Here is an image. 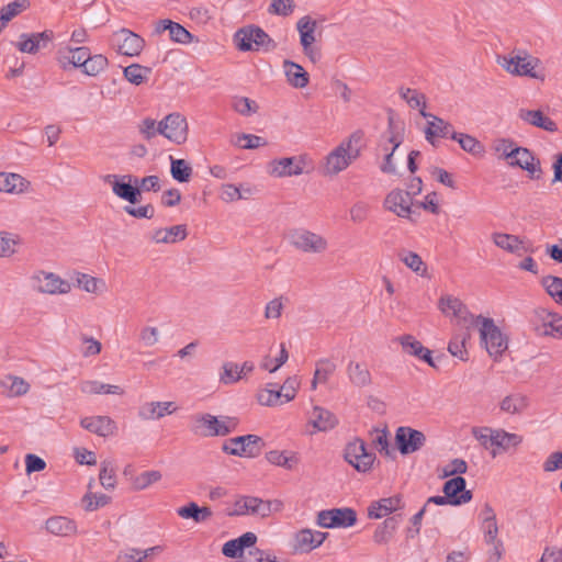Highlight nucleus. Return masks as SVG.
I'll return each mask as SVG.
<instances>
[{
  "instance_id": "1",
  "label": "nucleus",
  "mask_w": 562,
  "mask_h": 562,
  "mask_svg": "<svg viewBox=\"0 0 562 562\" xmlns=\"http://www.w3.org/2000/svg\"><path fill=\"white\" fill-rule=\"evenodd\" d=\"M364 148V133L360 130L344 138L324 159L325 176L335 177L356 161Z\"/></svg>"
},
{
  "instance_id": "2",
  "label": "nucleus",
  "mask_w": 562,
  "mask_h": 562,
  "mask_svg": "<svg viewBox=\"0 0 562 562\" xmlns=\"http://www.w3.org/2000/svg\"><path fill=\"white\" fill-rule=\"evenodd\" d=\"M496 63L512 76L528 77L540 81L546 80L542 61L526 49L519 48L505 55H497Z\"/></svg>"
},
{
  "instance_id": "3",
  "label": "nucleus",
  "mask_w": 562,
  "mask_h": 562,
  "mask_svg": "<svg viewBox=\"0 0 562 562\" xmlns=\"http://www.w3.org/2000/svg\"><path fill=\"white\" fill-rule=\"evenodd\" d=\"M471 432L482 448L490 451L493 458L508 451L510 448L518 447L522 442L520 435L508 432L502 428L481 426L473 427Z\"/></svg>"
},
{
  "instance_id": "4",
  "label": "nucleus",
  "mask_w": 562,
  "mask_h": 562,
  "mask_svg": "<svg viewBox=\"0 0 562 562\" xmlns=\"http://www.w3.org/2000/svg\"><path fill=\"white\" fill-rule=\"evenodd\" d=\"M234 42L240 52H271L277 48L276 41L257 25H247L237 30Z\"/></svg>"
},
{
  "instance_id": "5",
  "label": "nucleus",
  "mask_w": 562,
  "mask_h": 562,
  "mask_svg": "<svg viewBox=\"0 0 562 562\" xmlns=\"http://www.w3.org/2000/svg\"><path fill=\"white\" fill-rule=\"evenodd\" d=\"M474 326L479 327L481 342L495 360H498L508 348V339L488 317L479 315Z\"/></svg>"
},
{
  "instance_id": "6",
  "label": "nucleus",
  "mask_w": 562,
  "mask_h": 562,
  "mask_svg": "<svg viewBox=\"0 0 562 562\" xmlns=\"http://www.w3.org/2000/svg\"><path fill=\"white\" fill-rule=\"evenodd\" d=\"M288 241L295 250L308 255H322L329 246L325 236L304 227L290 229Z\"/></svg>"
},
{
  "instance_id": "7",
  "label": "nucleus",
  "mask_w": 562,
  "mask_h": 562,
  "mask_svg": "<svg viewBox=\"0 0 562 562\" xmlns=\"http://www.w3.org/2000/svg\"><path fill=\"white\" fill-rule=\"evenodd\" d=\"M102 181L109 184L113 194L121 200L136 204L142 199L138 178L135 176L109 173L102 177Z\"/></svg>"
},
{
  "instance_id": "8",
  "label": "nucleus",
  "mask_w": 562,
  "mask_h": 562,
  "mask_svg": "<svg viewBox=\"0 0 562 562\" xmlns=\"http://www.w3.org/2000/svg\"><path fill=\"white\" fill-rule=\"evenodd\" d=\"M237 423L231 417H216L211 414H199L194 416V428L196 434L204 437L226 436L234 431Z\"/></svg>"
},
{
  "instance_id": "9",
  "label": "nucleus",
  "mask_w": 562,
  "mask_h": 562,
  "mask_svg": "<svg viewBox=\"0 0 562 562\" xmlns=\"http://www.w3.org/2000/svg\"><path fill=\"white\" fill-rule=\"evenodd\" d=\"M440 312L451 317L456 325L470 329L477 322V316L471 314L463 302L450 294L442 295L438 302Z\"/></svg>"
},
{
  "instance_id": "10",
  "label": "nucleus",
  "mask_w": 562,
  "mask_h": 562,
  "mask_svg": "<svg viewBox=\"0 0 562 562\" xmlns=\"http://www.w3.org/2000/svg\"><path fill=\"white\" fill-rule=\"evenodd\" d=\"M404 140V126L401 122H395L393 119L389 121L387 137L380 144L381 150L385 153L384 161L380 169L383 173H396V167L393 162V155L395 150Z\"/></svg>"
},
{
  "instance_id": "11",
  "label": "nucleus",
  "mask_w": 562,
  "mask_h": 562,
  "mask_svg": "<svg viewBox=\"0 0 562 562\" xmlns=\"http://www.w3.org/2000/svg\"><path fill=\"white\" fill-rule=\"evenodd\" d=\"M317 22L310 15H304L296 22V31L300 35V45L304 55L316 64L322 58L321 49L315 45Z\"/></svg>"
},
{
  "instance_id": "12",
  "label": "nucleus",
  "mask_w": 562,
  "mask_h": 562,
  "mask_svg": "<svg viewBox=\"0 0 562 562\" xmlns=\"http://www.w3.org/2000/svg\"><path fill=\"white\" fill-rule=\"evenodd\" d=\"M159 134L177 145L183 144L188 138V122L181 113L173 112L166 115L159 121Z\"/></svg>"
},
{
  "instance_id": "13",
  "label": "nucleus",
  "mask_w": 562,
  "mask_h": 562,
  "mask_svg": "<svg viewBox=\"0 0 562 562\" xmlns=\"http://www.w3.org/2000/svg\"><path fill=\"white\" fill-rule=\"evenodd\" d=\"M32 283L34 289L43 294H68L71 291L70 282L54 272L37 271L32 277Z\"/></svg>"
},
{
  "instance_id": "14",
  "label": "nucleus",
  "mask_w": 562,
  "mask_h": 562,
  "mask_svg": "<svg viewBox=\"0 0 562 562\" xmlns=\"http://www.w3.org/2000/svg\"><path fill=\"white\" fill-rule=\"evenodd\" d=\"M316 522L322 528H348L357 522V514L349 507L321 510L317 514Z\"/></svg>"
},
{
  "instance_id": "15",
  "label": "nucleus",
  "mask_w": 562,
  "mask_h": 562,
  "mask_svg": "<svg viewBox=\"0 0 562 562\" xmlns=\"http://www.w3.org/2000/svg\"><path fill=\"white\" fill-rule=\"evenodd\" d=\"M345 459L359 472H368L372 469L375 454L367 450L364 441L355 439L346 446Z\"/></svg>"
},
{
  "instance_id": "16",
  "label": "nucleus",
  "mask_w": 562,
  "mask_h": 562,
  "mask_svg": "<svg viewBox=\"0 0 562 562\" xmlns=\"http://www.w3.org/2000/svg\"><path fill=\"white\" fill-rule=\"evenodd\" d=\"M305 156L273 159L267 165V172L274 178L300 176L304 172Z\"/></svg>"
},
{
  "instance_id": "17",
  "label": "nucleus",
  "mask_w": 562,
  "mask_h": 562,
  "mask_svg": "<svg viewBox=\"0 0 562 562\" xmlns=\"http://www.w3.org/2000/svg\"><path fill=\"white\" fill-rule=\"evenodd\" d=\"M261 438L256 435L234 437L223 443V451L237 457H255L259 451Z\"/></svg>"
},
{
  "instance_id": "18",
  "label": "nucleus",
  "mask_w": 562,
  "mask_h": 562,
  "mask_svg": "<svg viewBox=\"0 0 562 562\" xmlns=\"http://www.w3.org/2000/svg\"><path fill=\"white\" fill-rule=\"evenodd\" d=\"M395 442L398 451L406 456L420 450L426 443V436L420 430L402 426L396 429Z\"/></svg>"
},
{
  "instance_id": "19",
  "label": "nucleus",
  "mask_w": 562,
  "mask_h": 562,
  "mask_svg": "<svg viewBox=\"0 0 562 562\" xmlns=\"http://www.w3.org/2000/svg\"><path fill=\"white\" fill-rule=\"evenodd\" d=\"M412 203V196L407 191L394 189L385 196L384 207L398 217L413 220Z\"/></svg>"
},
{
  "instance_id": "20",
  "label": "nucleus",
  "mask_w": 562,
  "mask_h": 562,
  "mask_svg": "<svg viewBox=\"0 0 562 562\" xmlns=\"http://www.w3.org/2000/svg\"><path fill=\"white\" fill-rule=\"evenodd\" d=\"M117 52L122 55L134 57L138 56L145 46V41L136 33L121 29L113 34Z\"/></svg>"
},
{
  "instance_id": "21",
  "label": "nucleus",
  "mask_w": 562,
  "mask_h": 562,
  "mask_svg": "<svg viewBox=\"0 0 562 562\" xmlns=\"http://www.w3.org/2000/svg\"><path fill=\"white\" fill-rule=\"evenodd\" d=\"M338 425L337 416L325 407L315 405L307 413V426H311L314 432H326Z\"/></svg>"
},
{
  "instance_id": "22",
  "label": "nucleus",
  "mask_w": 562,
  "mask_h": 562,
  "mask_svg": "<svg viewBox=\"0 0 562 562\" xmlns=\"http://www.w3.org/2000/svg\"><path fill=\"white\" fill-rule=\"evenodd\" d=\"M53 40L52 31H44L40 33H23L20 35L16 48L22 53L36 54L41 49H44Z\"/></svg>"
},
{
  "instance_id": "23",
  "label": "nucleus",
  "mask_w": 562,
  "mask_h": 562,
  "mask_svg": "<svg viewBox=\"0 0 562 562\" xmlns=\"http://www.w3.org/2000/svg\"><path fill=\"white\" fill-rule=\"evenodd\" d=\"M178 406L172 401H151L144 403L138 408V417L143 420L160 419L177 412Z\"/></svg>"
},
{
  "instance_id": "24",
  "label": "nucleus",
  "mask_w": 562,
  "mask_h": 562,
  "mask_svg": "<svg viewBox=\"0 0 562 562\" xmlns=\"http://www.w3.org/2000/svg\"><path fill=\"white\" fill-rule=\"evenodd\" d=\"M512 167H519L526 170L531 178H539L541 175L540 161L533 154L525 147H517L515 153L508 162Z\"/></svg>"
},
{
  "instance_id": "25",
  "label": "nucleus",
  "mask_w": 562,
  "mask_h": 562,
  "mask_svg": "<svg viewBox=\"0 0 562 562\" xmlns=\"http://www.w3.org/2000/svg\"><path fill=\"white\" fill-rule=\"evenodd\" d=\"M30 390L31 384L22 376L8 373L0 378V394L4 397H21L26 395Z\"/></svg>"
},
{
  "instance_id": "26",
  "label": "nucleus",
  "mask_w": 562,
  "mask_h": 562,
  "mask_svg": "<svg viewBox=\"0 0 562 562\" xmlns=\"http://www.w3.org/2000/svg\"><path fill=\"white\" fill-rule=\"evenodd\" d=\"M80 426L100 437L112 436L116 432V423L109 416H88L80 419Z\"/></svg>"
},
{
  "instance_id": "27",
  "label": "nucleus",
  "mask_w": 562,
  "mask_h": 562,
  "mask_svg": "<svg viewBox=\"0 0 562 562\" xmlns=\"http://www.w3.org/2000/svg\"><path fill=\"white\" fill-rule=\"evenodd\" d=\"M442 491L449 497L450 505L453 506L467 504L472 499V492L465 490V480L462 476L448 480Z\"/></svg>"
},
{
  "instance_id": "28",
  "label": "nucleus",
  "mask_w": 562,
  "mask_h": 562,
  "mask_svg": "<svg viewBox=\"0 0 562 562\" xmlns=\"http://www.w3.org/2000/svg\"><path fill=\"white\" fill-rule=\"evenodd\" d=\"M74 280L81 291L95 296H102L109 292V284L103 278L85 272H76Z\"/></svg>"
},
{
  "instance_id": "29",
  "label": "nucleus",
  "mask_w": 562,
  "mask_h": 562,
  "mask_svg": "<svg viewBox=\"0 0 562 562\" xmlns=\"http://www.w3.org/2000/svg\"><path fill=\"white\" fill-rule=\"evenodd\" d=\"M536 316L543 328L542 334L544 336L562 339V315L546 308H539L536 311Z\"/></svg>"
},
{
  "instance_id": "30",
  "label": "nucleus",
  "mask_w": 562,
  "mask_h": 562,
  "mask_svg": "<svg viewBox=\"0 0 562 562\" xmlns=\"http://www.w3.org/2000/svg\"><path fill=\"white\" fill-rule=\"evenodd\" d=\"M89 54L90 49L86 46L75 48L67 46L58 50L57 59L64 70L69 66L81 69Z\"/></svg>"
},
{
  "instance_id": "31",
  "label": "nucleus",
  "mask_w": 562,
  "mask_h": 562,
  "mask_svg": "<svg viewBox=\"0 0 562 562\" xmlns=\"http://www.w3.org/2000/svg\"><path fill=\"white\" fill-rule=\"evenodd\" d=\"M326 537V532L302 529L294 536V549L300 552H311L318 548L325 541Z\"/></svg>"
},
{
  "instance_id": "32",
  "label": "nucleus",
  "mask_w": 562,
  "mask_h": 562,
  "mask_svg": "<svg viewBox=\"0 0 562 562\" xmlns=\"http://www.w3.org/2000/svg\"><path fill=\"white\" fill-rule=\"evenodd\" d=\"M257 542V536L254 532H246L236 539L224 543L222 553L227 558H239L246 553V550L254 547Z\"/></svg>"
},
{
  "instance_id": "33",
  "label": "nucleus",
  "mask_w": 562,
  "mask_h": 562,
  "mask_svg": "<svg viewBox=\"0 0 562 562\" xmlns=\"http://www.w3.org/2000/svg\"><path fill=\"white\" fill-rule=\"evenodd\" d=\"M256 193L255 187L248 183H223L220 187L218 198L224 203H234L239 200H247Z\"/></svg>"
},
{
  "instance_id": "34",
  "label": "nucleus",
  "mask_w": 562,
  "mask_h": 562,
  "mask_svg": "<svg viewBox=\"0 0 562 562\" xmlns=\"http://www.w3.org/2000/svg\"><path fill=\"white\" fill-rule=\"evenodd\" d=\"M401 508H403V501L401 496L395 495L381 498L370 504L368 507V517L371 519H381Z\"/></svg>"
},
{
  "instance_id": "35",
  "label": "nucleus",
  "mask_w": 562,
  "mask_h": 562,
  "mask_svg": "<svg viewBox=\"0 0 562 562\" xmlns=\"http://www.w3.org/2000/svg\"><path fill=\"white\" fill-rule=\"evenodd\" d=\"M491 238L496 247L509 254L522 256L528 251L526 243L516 235L506 233H493Z\"/></svg>"
},
{
  "instance_id": "36",
  "label": "nucleus",
  "mask_w": 562,
  "mask_h": 562,
  "mask_svg": "<svg viewBox=\"0 0 562 562\" xmlns=\"http://www.w3.org/2000/svg\"><path fill=\"white\" fill-rule=\"evenodd\" d=\"M420 114L429 119L427 122V127L425 130V137L430 143L434 144L435 137H451V133H454L452 125L442 119L435 116L430 113H427L425 111H420Z\"/></svg>"
},
{
  "instance_id": "37",
  "label": "nucleus",
  "mask_w": 562,
  "mask_h": 562,
  "mask_svg": "<svg viewBox=\"0 0 562 562\" xmlns=\"http://www.w3.org/2000/svg\"><path fill=\"white\" fill-rule=\"evenodd\" d=\"M187 235V226L181 224L166 228L154 229L150 233V239L156 244H175L186 239Z\"/></svg>"
},
{
  "instance_id": "38",
  "label": "nucleus",
  "mask_w": 562,
  "mask_h": 562,
  "mask_svg": "<svg viewBox=\"0 0 562 562\" xmlns=\"http://www.w3.org/2000/svg\"><path fill=\"white\" fill-rule=\"evenodd\" d=\"M229 516L254 515L261 517V498L255 496H239L233 504Z\"/></svg>"
},
{
  "instance_id": "39",
  "label": "nucleus",
  "mask_w": 562,
  "mask_h": 562,
  "mask_svg": "<svg viewBox=\"0 0 562 562\" xmlns=\"http://www.w3.org/2000/svg\"><path fill=\"white\" fill-rule=\"evenodd\" d=\"M30 182L18 173L0 172V192L21 194L27 191Z\"/></svg>"
},
{
  "instance_id": "40",
  "label": "nucleus",
  "mask_w": 562,
  "mask_h": 562,
  "mask_svg": "<svg viewBox=\"0 0 562 562\" xmlns=\"http://www.w3.org/2000/svg\"><path fill=\"white\" fill-rule=\"evenodd\" d=\"M79 390L86 395L113 394L123 395L124 389L120 385L103 383L98 380H83L79 384Z\"/></svg>"
},
{
  "instance_id": "41",
  "label": "nucleus",
  "mask_w": 562,
  "mask_h": 562,
  "mask_svg": "<svg viewBox=\"0 0 562 562\" xmlns=\"http://www.w3.org/2000/svg\"><path fill=\"white\" fill-rule=\"evenodd\" d=\"M519 117L526 123L547 132L554 133L558 131L557 123L544 115L540 110H520Z\"/></svg>"
},
{
  "instance_id": "42",
  "label": "nucleus",
  "mask_w": 562,
  "mask_h": 562,
  "mask_svg": "<svg viewBox=\"0 0 562 562\" xmlns=\"http://www.w3.org/2000/svg\"><path fill=\"white\" fill-rule=\"evenodd\" d=\"M282 67L290 86L302 89L308 85V74L301 65L286 59Z\"/></svg>"
},
{
  "instance_id": "43",
  "label": "nucleus",
  "mask_w": 562,
  "mask_h": 562,
  "mask_svg": "<svg viewBox=\"0 0 562 562\" xmlns=\"http://www.w3.org/2000/svg\"><path fill=\"white\" fill-rule=\"evenodd\" d=\"M257 402L261 406L277 407L286 404L283 396L274 383H267L263 387L259 389L256 394Z\"/></svg>"
},
{
  "instance_id": "44",
  "label": "nucleus",
  "mask_w": 562,
  "mask_h": 562,
  "mask_svg": "<svg viewBox=\"0 0 562 562\" xmlns=\"http://www.w3.org/2000/svg\"><path fill=\"white\" fill-rule=\"evenodd\" d=\"M481 530L484 541L493 548L494 562H498L503 554V542L498 539L497 520L481 524Z\"/></svg>"
},
{
  "instance_id": "45",
  "label": "nucleus",
  "mask_w": 562,
  "mask_h": 562,
  "mask_svg": "<svg viewBox=\"0 0 562 562\" xmlns=\"http://www.w3.org/2000/svg\"><path fill=\"white\" fill-rule=\"evenodd\" d=\"M529 406V398L521 393H513L505 396L501 403L499 408L503 413L508 415L522 414Z\"/></svg>"
},
{
  "instance_id": "46",
  "label": "nucleus",
  "mask_w": 562,
  "mask_h": 562,
  "mask_svg": "<svg viewBox=\"0 0 562 562\" xmlns=\"http://www.w3.org/2000/svg\"><path fill=\"white\" fill-rule=\"evenodd\" d=\"M177 514L181 518L192 519L196 524L207 521L213 515L210 507H207V506L200 507L194 502H190L187 505L179 507L177 509Z\"/></svg>"
},
{
  "instance_id": "47",
  "label": "nucleus",
  "mask_w": 562,
  "mask_h": 562,
  "mask_svg": "<svg viewBox=\"0 0 562 562\" xmlns=\"http://www.w3.org/2000/svg\"><path fill=\"white\" fill-rule=\"evenodd\" d=\"M349 381L358 387H364L371 384L372 378L367 364L350 361L347 366Z\"/></svg>"
},
{
  "instance_id": "48",
  "label": "nucleus",
  "mask_w": 562,
  "mask_h": 562,
  "mask_svg": "<svg viewBox=\"0 0 562 562\" xmlns=\"http://www.w3.org/2000/svg\"><path fill=\"white\" fill-rule=\"evenodd\" d=\"M266 460L276 467L283 468L285 470H293L300 462V459L295 452L271 450L266 453Z\"/></svg>"
},
{
  "instance_id": "49",
  "label": "nucleus",
  "mask_w": 562,
  "mask_h": 562,
  "mask_svg": "<svg viewBox=\"0 0 562 562\" xmlns=\"http://www.w3.org/2000/svg\"><path fill=\"white\" fill-rule=\"evenodd\" d=\"M46 530L55 536L67 537L76 531V524L67 517H50L45 522Z\"/></svg>"
},
{
  "instance_id": "50",
  "label": "nucleus",
  "mask_w": 562,
  "mask_h": 562,
  "mask_svg": "<svg viewBox=\"0 0 562 562\" xmlns=\"http://www.w3.org/2000/svg\"><path fill=\"white\" fill-rule=\"evenodd\" d=\"M471 335L469 329L461 327L460 331L456 333L449 345L448 350L453 356L459 358L462 361L468 359V351L465 348L467 341L470 339Z\"/></svg>"
},
{
  "instance_id": "51",
  "label": "nucleus",
  "mask_w": 562,
  "mask_h": 562,
  "mask_svg": "<svg viewBox=\"0 0 562 562\" xmlns=\"http://www.w3.org/2000/svg\"><path fill=\"white\" fill-rule=\"evenodd\" d=\"M400 524V519L395 516L386 518L380 524L373 532V541L378 544L387 543L394 536Z\"/></svg>"
},
{
  "instance_id": "52",
  "label": "nucleus",
  "mask_w": 562,
  "mask_h": 562,
  "mask_svg": "<svg viewBox=\"0 0 562 562\" xmlns=\"http://www.w3.org/2000/svg\"><path fill=\"white\" fill-rule=\"evenodd\" d=\"M109 65L108 58L102 54L91 55L87 57V61L81 67V71L91 77H95L106 69Z\"/></svg>"
},
{
  "instance_id": "53",
  "label": "nucleus",
  "mask_w": 562,
  "mask_h": 562,
  "mask_svg": "<svg viewBox=\"0 0 562 562\" xmlns=\"http://www.w3.org/2000/svg\"><path fill=\"white\" fill-rule=\"evenodd\" d=\"M170 173L176 181L188 182L192 177L193 169L187 160L170 156Z\"/></svg>"
},
{
  "instance_id": "54",
  "label": "nucleus",
  "mask_w": 562,
  "mask_h": 562,
  "mask_svg": "<svg viewBox=\"0 0 562 562\" xmlns=\"http://www.w3.org/2000/svg\"><path fill=\"white\" fill-rule=\"evenodd\" d=\"M21 243L18 234L0 231V258L12 257Z\"/></svg>"
},
{
  "instance_id": "55",
  "label": "nucleus",
  "mask_w": 562,
  "mask_h": 562,
  "mask_svg": "<svg viewBox=\"0 0 562 562\" xmlns=\"http://www.w3.org/2000/svg\"><path fill=\"white\" fill-rule=\"evenodd\" d=\"M231 144L243 149H256L267 145V142L257 135L239 133L232 135Z\"/></svg>"
},
{
  "instance_id": "56",
  "label": "nucleus",
  "mask_w": 562,
  "mask_h": 562,
  "mask_svg": "<svg viewBox=\"0 0 562 562\" xmlns=\"http://www.w3.org/2000/svg\"><path fill=\"white\" fill-rule=\"evenodd\" d=\"M161 477H162V474L160 471H157V470L144 471L133 477L132 488L137 492L144 491V490L150 487L151 485L156 484L157 482H159L161 480Z\"/></svg>"
},
{
  "instance_id": "57",
  "label": "nucleus",
  "mask_w": 562,
  "mask_h": 562,
  "mask_svg": "<svg viewBox=\"0 0 562 562\" xmlns=\"http://www.w3.org/2000/svg\"><path fill=\"white\" fill-rule=\"evenodd\" d=\"M100 484L108 491H113L116 486V474L115 468L112 461L104 460L101 462V469L99 473Z\"/></svg>"
},
{
  "instance_id": "58",
  "label": "nucleus",
  "mask_w": 562,
  "mask_h": 562,
  "mask_svg": "<svg viewBox=\"0 0 562 562\" xmlns=\"http://www.w3.org/2000/svg\"><path fill=\"white\" fill-rule=\"evenodd\" d=\"M335 369L336 366L328 360L318 361L312 380V389L315 390L318 383H326Z\"/></svg>"
},
{
  "instance_id": "59",
  "label": "nucleus",
  "mask_w": 562,
  "mask_h": 562,
  "mask_svg": "<svg viewBox=\"0 0 562 562\" xmlns=\"http://www.w3.org/2000/svg\"><path fill=\"white\" fill-rule=\"evenodd\" d=\"M401 261L412 271L423 276L426 272V265L420 256L414 251L403 250L400 252Z\"/></svg>"
},
{
  "instance_id": "60",
  "label": "nucleus",
  "mask_w": 562,
  "mask_h": 562,
  "mask_svg": "<svg viewBox=\"0 0 562 562\" xmlns=\"http://www.w3.org/2000/svg\"><path fill=\"white\" fill-rule=\"evenodd\" d=\"M541 284L557 303L562 304V278L547 276L542 278Z\"/></svg>"
},
{
  "instance_id": "61",
  "label": "nucleus",
  "mask_w": 562,
  "mask_h": 562,
  "mask_svg": "<svg viewBox=\"0 0 562 562\" xmlns=\"http://www.w3.org/2000/svg\"><path fill=\"white\" fill-rule=\"evenodd\" d=\"M518 146H516V144L512 139H508V138L496 139L492 146V148H493L494 153L497 155V157L499 159L506 160L507 164L510 161V159L515 153V149Z\"/></svg>"
},
{
  "instance_id": "62",
  "label": "nucleus",
  "mask_w": 562,
  "mask_h": 562,
  "mask_svg": "<svg viewBox=\"0 0 562 562\" xmlns=\"http://www.w3.org/2000/svg\"><path fill=\"white\" fill-rule=\"evenodd\" d=\"M451 138L456 142L459 143V145L461 146V148L470 154H479L481 153L482 150V146L480 144V142L469 135V134H463V133H451Z\"/></svg>"
},
{
  "instance_id": "63",
  "label": "nucleus",
  "mask_w": 562,
  "mask_h": 562,
  "mask_svg": "<svg viewBox=\"0 0 562 562\" xmlns=\"http://www.w3.org/2000/svg\"><path fill=\"white\" fill-rule=\"evenodd\" d=\"M150 69L138 64H133L124 68V77L133 85L139 86L149 75Z\"/></svg>"
},
{
  "instance_id": "64",
  "label": "nucleus",
  "mask_w": 562,
  "mask_h": 562,
  "mask_svg": "<svg viewBox=\"0 0 562 562\" xmlns=\"http://www.w3.org/2000/svg\"><path fill=\"white\" fill-rule=\"evenodd\" d=\"M111 498L102 493H92L88 492L82 498V503L85 504V508L88 512L97 510L100 507H103L110 503Z\"/></svg>"
}]
</instances>
